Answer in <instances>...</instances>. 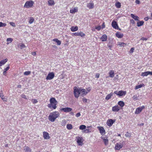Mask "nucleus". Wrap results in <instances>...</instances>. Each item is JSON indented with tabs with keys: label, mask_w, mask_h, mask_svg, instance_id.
Listing matches in <instances>:
<instances>
[{
	"label": "nucleus",
	"mask_w": 152,
	"mask_h": 152,
	"mask_svg": "<svg viewBox=\"0 0 152 152\" xmlns=\"http://www.w3.org/2000/svg\"><path fill=\"white\" fill-rule=\"evenodd\" d=\"M74 94L75 97L76 98H78L80 94L83 96L86 95L90 91L91 88L90 87H89L87 88V90H86L84 89L81 88H77L76 87H74Z\"/></svg>",
	"instance_id": "1"
},
{
	"label": "nucleus",
	"mask_w": 152,
	"mask_h": 152,
	"mask_svg": "<svg viewBox=\"0 0 152 152\" xmlns=\"http://www.w3.org/2000/svg\"><path fill=\"white\" fill-rule=\"evenodd\" d=\"M59 114L58 112L55 111L50 113L48 117V119L51 122H53L58 117Z\"/></svg>",
	"instance_id": "2"
},
{
	"label": "nucleus",
	"mask_w": 152,
	"mask_h": 152,
	"mask_svg": "<svg viewBox=\"0 0 152 152\" xmlns=\"http://www.w3.org/2000/svg\"><path fill=\"white\" fill-rule=\"evenodd\" d=\"M50 104L48 105V107L50 108L55 109L56 107V105L57 103L56 99L54 98H52L50 99Z\"/></svg>",
	"instance_id": "3"
},
{
	"label": "nucleus",
	"mask_w": 152,
	"mask_h": 152,
	"mask_svg": "<svg viewBox=\"0 0 152 152\" xmlns=\"http://www.w3.org/2000/svg\"><path fill=\"white\" fill-rule=\"evenodd\" d=\"M34 2L31 0L26 1L24 6V7L26 8L32 7L33 6Z\"/></svg>",
	"instance_id": "4"
},
{
	"label": "nucleus",
	"mask_w": 152,
	"mask_h": 152,
	"mask_svg": "<svg viewBox=\"0 0 152 152\" xmlns=\"http://www.w3.org/2000/svg\"><path fill=\"white\" fill-rule=\"evenodd\" d=\"M83 138L81 137H76V141L78 144L79 145H82L83 144L82 141Z\"/></svg>",
	"instance_id": "5"
},
{
	"label": "nucleus",
	"mask_w": 152,
	"mask_h": 152,
	"mask_svg": "<svg viewBox=\"0 0 152 152\" xmlns=\"http://www.w3.org/2000/svg\"><path fill=\"white\" fill-rule=\"evenodd\" d=\"M54 77V74L53 72L49 73L47 76L46 77V79L47 80H50L53 79Z\"/></svg>",
	"instance_id": "6"
},
{
	"label": "nucleus",
	"mask_w": 152,
	"mask_h": 152,
	"mask_svg": "<svg viewBox=\"0 0 152 152\" xmlns=\"http://www.w3.org/2000/svg\"><path fill=\"white\" fill-rule=\"evenodd\" d=\"M145 108L144 106H142L140 107H138L137 108L135 112V114H138L140 113L142 110Z\"/></svg>",
	"instance_id": "7"
},
{
	"label": "nucleus",
	"mask_w": 152,
	"mask_h": 152,
	"mask_svg": "<svg viewBox=\"0 0 152 152\" xmlns=\"http://www.w3.org/2000/svg\"><path fill=\"white\" fill-rule=\"evenodd\" d=\"M123 147V145L121 143H117L116 144L115 146V149L116 150H119Z\"/></svg>",
	"instance_id": "8"
},
{
	"label": "nucleus",
	"mask_w": 152,
	"mask_h": 152,
	"mask_svg": "<svg viewBox=\"0 0 152 152\" xmlns=\"http://www.w3.org/2000/svg\"><path fill=\"white\" fill-rule=\"evenodd\" d=\"M112 26L115 29H118V28L116 22L115 20H113L112 22Z\"/></svg>",
	"instance_id": "9"
},
{
	"label": "nucleus",
	"mask_w": 152,
	"mask_h": 152,
	"mask_svg": "<svg viewBox=\"0 0 152 152\" xmlns=\"http://www.w3.org/2000/svg\"><path fill=\"white\" fill-rule=\"evenodd\" d=\"M98 128L99 129V132L101 134L103 135L105 134V131L103 127L98 126Z\"/></svg>",
	"instance_id": "10"
},
{
	"label": "nucleus",
	"mask_w": 152,
	"mask_h": 152,
	"mask_svg": "<svg viewBox=\"0 0 152 152\" xmlns=\"http://www.w3.org/2000/svg\"><path fill=\"white\" fill-rule=\"evenodd\" d=\"M120 109V107L118 105H116L112 107V110L113 112H116L119 111Z\"/></svg>",
	"instance_id": "11"
},
{
	"label": "nucleus",
	"mask_w": 152,
	"mask_h": 152,
	"mask_svg": "<svg viewBox=\"0 0 152 152\" xmlns=\"http://www.w3.org/2000/svg\"><path fill=\"white\" fill-rule=\"evenodd\" d=\"M43 137L45 139H48L50 138L49 134L47 132H43Z\"/></svg>",
	"instance_id": "12"
},
{
	"label": "nucleus",
	"mask_w": 152,
	"mask_h": 152,
	"mask_svg": "<svg viewBox=\"0 0 152 152\" xmlns=\"http://www.w3.org/2000/svg\"><path fill=\"white\" fill-rule=\"evenodd\" d=\"M61 110L67 113L71 111L72 110V109L70 107H66L62 108Z\"/></svg>",
	"instance_id": "13"
},
{
	"label": "nucleus",
	"mask_w": 152,
	"mask_h": 152,
	"mask_svg": "<svg viewBox=\"0 0 152 152\" xmlns=\"http://www.w3.org/2000/svg\"><path fill=\"white\" fill-rule=\"evenodd\" d=\"M126 94V92L123 91H118V93L117 94V95L119 96H125Z\"/></svg>",
	"instance_id": "14"
},
{
	"label": "nucleus",
	"mask_w": 152,
	"mask_h": 152,
	"mask_svg": "<svg viewBox=\"0 0 152 152\" xmlns=\"http://www.w3.org/2000/svg\"><path fill=\"white\" fill-rule=\"evenodd\" d=\"M114 122L113 120L109 119L107 121V124L108 126H110L113 125Z\"/></svg>",
	"instance_id": "15"
},
{
	"label": "nucleus",
	"mask_w": 152,
	"mask_h": 152,
	"mask_svg": "<svg viewBox=\"0 0 152 152\" xmlns=\"http://www.w3.org/2000/svg\"><path fill=\"white\" fill-rule=\"evenodd\" d=\"M78 11V8L77 7H74L70 10V12L71 13H74L77 12Z\"/></svg>",
	"instance_id": "16"
},
{
	"label": "nucleus",
	"mask_w": 152,
	"mask_h": 152,
	"mask_svg": "<svg viewBox=\"0 0 152 152\" xmlns=\"http://www.w3.org/2000/svg\"><path fill=\"white\" fill-rule=\"evenodd\" d=\"M87 6L89 9H91L94 7V4L93 3L90 2L87 4Z\"/></svg>",
	"instance_id": "17"
},
{
	"label": "nucleus",
	"mask_w": 152,
	"mask_h": 152,
	"mask_svg": "<svg viewBox=\"0 0 152 152\" xmlns=\"http://www.w3.org/2000/svg\"><path fill=\"white\" fill-rule=\"evenodd\" d=\"M102 139H103L105 145H108V140L106 137H102Z\"/></svg>",
	"instance_id": "18"
},
{
	"label": "nucleus",
	"mask_w": 152,
	"mask_h": 152,
	"mask_svg": "<svg viewBox=\"0 0 152 152\" xmlns=\"http://www.w3.org/2000/svg\"><path fill=\"white\" fill-rule=\"evenodd\" d=\"M78 28L77 26H72L70 28V29L71 31L74 32L78 30Z\"/></svg>",
	"instance_id": "19"
},
{
	"label": "nucleus",
	"mask_w": 152,
	"mask_h": 152,
	"mask_svg": "<svg viewBox=\"0 0 152 152\" xmlns=\"http://www.w3.org/2000/svg\"><path fill=\"white\" fill-rule=\"evenodd\" d=\"M24 150L25 152H31V150L28 146H26L24 147Z\"/></svg>",
	"instance_id": "20"
},
{
	"label": "nucleus",
	"mask_w": 152,
	"mask_h": 152,
	"mask_svg": "<svg viewBox=\"0 0 152 152\" xmlns=\"http://www.w3.org/2000/svg\"><path fill=\"white\" fill-rule=\"evenodd\" d=\"M131 17L134 19L135 20H139V17L137 16H135L134 15L132 14H131Z\"/></svg>",
	"instance_id": "21"
},
{
	"label": "nucleus",
	"mask_w": 152,
	"mask_h": 152,
	"mask_svg": "<svg viewBox=\"0 0 152 152\" xmlns=\"http://www.w3.org/2000/svg\"><path fill=\"white\" fill-rule=\"evenodd\" d=\"M107 37V36L106 34H104L102 36L101 39L102 41H106Z\"/></svg>",
	"instance_id": "22"
},
{
	"label": "nucleus",
	"mask_w": 152,
	"mask_h": 152,
	"mask_svg": "<svg viewBox=\"0 0 152 152\" xmlns=\"http://www.w3.org/2000/svg\"><path fill=\"white\" fill-rule=\"evenodd\" d=\"M109 76L111 77H113L114 76V73L113 70H110L109 72Z\"/></svg>",
	"instance_id": "23"
},
{
	"label": "nucleus",
	"mask_w": 152,
	"mask_h": 152,
	"mask_svg": "<svg viewBox=\"0 0 152 152\" xmlns=\"http://www.w3.org/2000/svg\"><path fill=\"white\" fill-rule=\"evenodd\" d=\"M113 93L112 92L111 93L109 94H108L106 96L105 98V99L106 100H108L110 99L111 98V96H113Z\"/></svg>",
	"instance_id": "24"
},
{
	"label": "nucleus",
	"mask_w": 152,
	"mask_h": 152,
	"mask_svg": "<svg viewBox=\"0 0 152 152\" xmlns=\"http://www.w3.org/2000/svg\"><path fill=\"white\" fill-rule=\"evenodd\" d=\"M7 61V59H5L0 61V66L4 64Z\"/></svg>",
	"instance_id": "25"
},
{
	"label": "nucleus",
	"mask_w": 152,
	"mask_h": 152,
	"mask_svg": "<svg viewBox=\"0 0 152 152\" xmlns=\"http://www.w3.org/2000/svg\"><path fill=\"white\" fill-rule=\"evenodd\" d=\"M53 41L56 42L58 45H60L61 44V41L57 39H53Z\"/></svg>",
	"instance_id": "26"
},
{
	"label": "nucleus",
	"mask_w": 152,
	"mask_h": 152,
	"mask_svg": "<svg viewBox=\"0 0 152 152\" xmlns=\"http://www.w3.org/2000/svg\"><path fill=\"white\" fill-rule=\"evenodd\" d=\"M116 36L118 38H121L123 36V34L120 33H117L116 34Z\"/></svg>",
	"instance_id": "27"
},
{
	"label": "nucleus",
	"mask_w": 152,
	"mask_h": 152,
	"mask_svg": "<svg viewBox=\"0 0 152 152\" xmlns=\"http://www.w3.org/2000/svg\"><path fill=\"white\" fill-rule=\"evenodd\" d=\"M118 45H119L121 47H122L125 46L126 44L124 43L119 42H118Z\"/></svg>",
	"instance_id": "28"
},
{
	"label": "nucleus",
	"mask_w": 152,
	"mask_h": 152,
	"mask_svg": "<svg viewBox=\"0 0 152 152\" xmlns=\"http://www.w3.org/2000/svg\"><path fill=\"white\" fill-rule=\"evenodd\" d=\"M9 65H8V66H7L5 69H4V71L3 72V74L4 75H6L7 72V71L9 69Z\"/></svg>",
	"instance_id": "29"
},
{
	"label": "nucleus",
	"mask_w": 152,
	"mask_h": 152,
	"mask_svg": "<svg viewBox=\"0 0 152 152\" xmlns=\"http://www.w3.org/2000/svg\"><path fill=\"white\" fill-rule=\"evenodd\" d=\"M118 104L121 107H124V102L122 101H120L118 102Z\"/></svg>",
	"instance_id": "30"
},
{
	"label": "nucleus",
	"mask_w": 152,
	"mask_h": 152,
	"mask_svg": "<svg viewBox=\"0 0 152 152\" xmlns=\"http://www.w3.org/2000/svg\"><path fill=\"white\" fill-rule=\"evenodd\" d=\"M144 22L142 21H140L137 23V26L138 27L140 26L143 25Z\"/></svg>",
	"instance_id": "31"
},
{
	"label": "nucleus",
	"mask_w": 152,
	"mask_h": 152,
	"mask_svg": "<svg viewBox=\"0 0 152 152\" xmlns=\"http://www.w3.org/2000/svg\"><path fill=\"white\" fill-rule=\"evenodd\" d=\"M115 6L116 7L118 8H120L121 7V3L118 2L115 4Z\"/></svg>",
	"instance_id": "32"
},
{
	"label": "nucleus",
	"mask_w": 152,
	"mask_h": 152,
	"mask_svg": "<svg viewBox=\"0 0 152 152\" xmlns=\"http://www.w3.org/2000/svg\"><path fill=\"white\" fill-rule=\"evenodd\" d=\"M66 128L69 130L71 129L72 128V126L70 124H67L66 126Z\"/></svg>",
	"instance_id": "33"
},
{
	"label": "nucleus",
	"mask_w": 152,
	"mask_h": 152,
	"mask_svg": "<svg viewBox=\"0 0 152 152\" xmlns=\"http://www.w3.org/2000/svg\"><path fill=\"white\" fill-rule=\"evenodd\" d=\"M148 73V71L142 72V73L141 75L143 77L147 76L148 75H149Z\"/></svg>",
	"instance_id": "34"
},
{
	"label": "nucleus",
	"mask_w": 152,
	"mask_h": 152,
	"mask_svg": "<svg viewBox=\"0 0 152 152\" xmlns=\"http://www.w3.org/2000/svg\"><path fill=\"white\" fill-rule=\"evenodd\" d=\"M48 4L50 5H52L54 4V1L53 0H49L48 1Z\"/></svg>",
	"instance_id": "35"
},
{
	"label": "nucleus",
	"mask_w": 152,
	"mask_h": 152,
	"mask_svg": "<svg viewBox=\"0 0 152 152\" xmlns=\"http://www.w3.org/2000/svg\"><path fill=\"white\" fill-rule=\"evenodd\" d=\"M34 19L33 18L31 17L29 21V23L30 24H31L34 22Z\"/></svg>",
	"instance_id": "36"
},
{
	"label": "nucleus",
	"mask_w": 152,
	"mask_h": 152,
	"mask_svg": "<svg viewBox=\"0 0 152 152\" xmlns=\"http://www.w3.org/2000/svg\"><path fill=\"white\" fill-rule=\"evenodd\" d=\"M86 126L85 125H80V126L79 129L80 130H83L85 129L86 128Z\"/></svg>",
	"instance_id": "37"
},
{
	"label": "nucleus",
	"mask_w": 152,
	"mask_h": 152,
	"mask_svg": "<svg viewBox=\"0 0 152 152\" xmlns=\"http://www.w3.org/2000/svg\"><path fill=\"white\" fill-rule=\"evenodd\" d=\"M31 73V72L30 71H26L25 72L23 75H30Z\"/></svg>",
	"instance_id": "38"
},
{
	"label": "nucleus",
	"mask_w": 152,
	"mask_h": 152,
	"mask_svg": "<svg viewBox=\"0 0 152 152\" xmlns=\"http://www.w3.org/2000/svg\"><path fill=\"white\" fill-rule=\"evenodd\" d=\"M6 25V23H3L1 22H0V27L5 26Z\"/></svg>",
	"instance_id": "39"
},
{
	"label": "nucleus",
	"mask_w": 152,
	"mask_h": 152,
	"mask_svg": "<svg viewBox=\"0 0 152 152\" xmlns=\"http://www.w3.org/2000/svg\"><path fill=\"white\" fill-rule=\"evenodd\" d=\"M142 87V86L141 85H138L136 86H135V89H138L140 88H141Z\"/></svg>",
	"instance_id": "40"
},
{
	"label": "nucleus",
	"mask_w": 152,
	"mask_h": 152,
	"mask_svg": "<svg viewBox=\"0 0 152 152\" xmlns=\"http://www.w3.org/2000/svg\"><path fill=\"white\" fill-rule=\"evenodd\" d=\"M85 36V34L82 32H80L79 33V36H80L81 37H83Z\"/></svg>",
	"instance_id": "41"
},
{
	"label": "nucleus",
	"mask_w": 152,
	"mask_h": 152,
	"mask_svg": "<svg viewBox=\"0 0 152 152\" xmlns=\"http://www.w3.org/2000/svg\"><path fill=\"white\" fill-rule=\"evenodd\" d=\"M19 47L21 49H22L25 47V46L24 44H22L20 45Z\"/></svg>",
	"instance_id": "42"
},
{
	"label": "nucleus",
	"mask_w": 152,
	"mask_h": 152,
	"mask_svg": "<svg viewBox=\"0 0 152 152\" xmlns=\"http://www.w3.org/2000/svg\"><path fill=\"white\" fill-rule=\"evenodd\" d=\"M13 40V39L11 38H8L7 39V41L8 42H11Z\"/></svg>",
	"instance_id": "43"
},
{
	"label": "nucleus",
	"mask_w": 152,
	"mask_h": 152,
	"mask_svg": "<svg viewBox=\"0 0 152 152\" xmlns=\"http://www.w3.org/2000/svg\"><path fill=\"white\" fill-rule=\"evenodd\" d=\"M125 136L127 137H130L131 135L128 132L125 134Z\"/></svg>",
	"instance_id": "44"
},
{
	"label": "nucleus",
	"mask_w": 152,
	"mask_h": 152,
	"mask_svg": "<svg viewBox=\"0 0 152 152\" xmlns=\"http://www.w3.org/2000/svg\"><path fill=\"white\" fill-rule=\"evenodd\" d=\"M21 96L22 98H24L25 99H27V98L26 96L24 94H23L21 95Z\"/></svg>",
	"instance_id": "45"
},
{
	"label": "nucleus",
	"mask_w": 152,
	"mask_h": 152,
	"mask_svg": "<svg viewBox=\"0 0 152 152\" xmlns=\"http://www.w3.org/2000/svg\"><path fill=\"white\" fill-rule=\"evenodd\" d=\"M101 27L100 26H99L96 27L95 28L98 31H99L101 30Z\"/></svg>",
	"instance_id": "46"
},
{
	"label": "nucleus",
	"mask_w": 152,
	"mask_h": 152,
	"mask_svg": "<svg viewBox=\"0 0 152 152\" xmlns=\"http://www.w3.org/2000/svg\"><path fill=\"white\" fill-rule=\"evenodd\" d=\"M10 24L11 26H12L13 27H15V23L13 22H10Z\"/></svg>",
	"instance_id": "47"
},
{
	"label": "nucleus",
	"mask_w": 152,
	"mask_h": 152,
	"mask_svg": "<svg viewBox=\"0 0 152 152\" xmlns=\"http://www.w3.org/2000/svg\"><path fill=\"white\" fill-rule=\"evenodd\" d=\"M134 48H132L130 50L129 52L130 53H132L134 52Z\"/></svg>",
	"instance_id": "48"
},
{
	"label": "nucleus",
	"mask_w": 152,
	"mask_h": 152,
	"mask_svg": "<svg viewBox=\"0 0 152 152\" xmlns=\"http://www.w3.org/2000/svg\"><path fill=\"white\" fill-rule=\"evenodd\" d=\"M32 100L34 104L38 102L37 100L36 99H33Z\"/></svg>",
	"instance_id": "49"
},
{
	"label": "nucleus",
	"mask_w": 152,
	"mask_h": 152,
	"mask_svg": "<svg viewBox=\"0 0 152 152\" xmlns=\"http://www.w3.org/2000/svg\"><path fill=\"white\" fill-rule=\"evenodd\" d=\"M83 101L84 102H87V99L85 98H83Z\"/></svg>",
	"instance_id": "50"
},
{
	"label": "nucleus",
	"mask_w": 152,
	"mask_h": 152,
	"mask_svg": "<svg viewBox=\"0 0 152 152\" xmlns=\"http://www.w3.org/2000/svg\"><path fill=\"white\" fill-rule=\"evenodd\" d=\"M75 116L76 117H78L80 116V113H78L76 114Z\"/></svg>",
	"instance_id": "51"
},
{
	"label": "nucleus",
	"mask_w": 152,
	"mask_h": 152,
	"mask_svg": "<svg viewBox=\"0 0 152 152\" xmlns=\"http://www.w3.org/2000/svg\"><path fill=\"white\" fill-rule=\"evenodd\" d=\"M0 97H1V99L4 97V96L2 93H0Z\"/></svg>",
	"instance_id": "52"
},
{
	"label": "nucleus",
	"mask_w": 152,
	"mask_h": 152,
	"mask_svg": "<svg viewBox=\"0 0 152 152\" xmlns=\"http://www.w3.org/2000/svg\"><path fill=\"white\" fill-rule=\"evenodd\" d=\"M135 3L137 4H139L140 3V1L138 0H136Z\"/></svg>",
	"instance_id": "53"
},
{
	"label": "nucleus",
	"mask_w": 152,
	"mask_h": 152,
	"mask_svg": "<svg viewBox=\"0 0 152 152\" xmlns=\"http://www.w3.org/2000/svg\"><path fill=\"white\" fill-rule=\"evenodd\" d=\"M133 98L134 100L137 99V97L136 96H134L133 97Z\"/></svg>",
	"instance_id": "54"
},
{
	"label": "nucleus",
	"mask_w": 152,
	"mask_h": 152,
	"mask_svg": "<svg viewBox=\"0 0 152 152\" xmlns=\"http://www.w3.org/2000/svg\"><path fill=\"white\" fill-rule=\"evenodd\" d=\"M99 74L97 73L96 75V77L98 78L99 77Z\"/></svg>",
	"instance_id": "55"
},
{
	"label": "nucleus",
	"mask_w": 152,
	"mask_h": 152,
	"mask_svg": "<svg viewBox=\"0 0 152 152\" xmlns=\"http://www.w3.org/2000/svg\"><path fill=\"white\" fill-rule=\"evenodd\" d=\"M130 22H131V23H132L133 24H134L135 23L133 19L131 20H130Z\"/></svg>",
	"instance_id": "56"
},
{
	"label": "nucleus",
	"mask_w": 152,
	"mask_h": 152,
	"mask_svg": "<svg viewBox=\"0 0 152 152\" xmlns=\"http://www.w3.org/2000/svg\"><path fill=\"white\" fill-rule=\"evenodd\" d=\"M147 39L145 38L142 37L141 39V40H147Z\"/></svg>",
	"instance_id": "57"
},
{
	"label": "nucleus",
	"mask_w": 152,
	"mask_h": 152,
	"mask_svg": "<svg viewBox=\"0 0 152 152\" xmlns=\"http://www.w3.org/2000/svg\"><path fill=\"white\" fill-rule=\"evenodd\" d=\"M74 34L76 36H79V33L76 32L74 33Z\"/></svg>",
	"instance_id": "58"
},
{
	"label": "nucleus",
	"mask_w": 152,
	"mask_h": 152,
	"mask_svg": "<svg viewBox=\"0 0 152 152\" xmlns=\"http://www.w3.org/2000/svg\"><path fill=\"white\" fill-rule=\"evenodd\" d=\"M2 99H3L4 101L6 102L7 101V99L5 98L4 97L2 98Z\"/></svg>",
	"instance_id": "59"
},
{
	"label": "nucleus",
	"mask_w": 152,
	"mask_h": 152,
	"mask_svg": "<svg viewBox=\"0 0 152 152\" xmlns=\"http://www.w3.org/2000/svg\"><path fill=\"white\" fill-rule=\"evenodd\" d=\"M32 54L33 55V56H35L36 55V52H33L32 53Z\"/></svg>",
	"instance_id": "60"
},
{
	"label": "nucleus",
	"mask_w": 152,
	"mask_h": 152,
	"mask_svg": "<svg viewBox=\"0 0 152 152\" xmlns=\"http://www.w3.org/2000/svg\"><path fill=\"white\" fill-rule=\"evenodd\" d=\"M114 93L117 95V94H118V92L117 91H115L114 92Z\"/></svg>",
	"instance_id": "61"
},
{
	"label": "nucleus",
	"mask_w": 152,
	"mask_h": 152,
	"mask_svg": "<svg viewBox=\"0 0 152 152\" xmlns=\"http://www.w3.org/2000/svg\"><path fill=\"white\" fill-rule=\"evenodd\" d=\"M144 19L145 21H147L148 19V17H145L144 18Z\"/></svg>",
	"instance_id": "62"
},
{
	"label": "nucleus",
	"mask_w": 152,
	"mask_h": 152,
	"mask_svg": "<svg viewBox=\"0 0 152 152\" xmlns=\"http://www.w3.org/2000/svg\"><path fill=\"white\" fill-rule=\"evenodd\" d=\"M102 28H104L105 27V26L104 25V23H103L102 24Z\"/></svg>",
	"instance_id": "63"
},
{
	"label": "nucleus",
	"mask_w": 152,
	"mask_h": 152,
	"mask_svg": "<svg viewBox=\"0 0 152 152\" xmlns=\"http://www.w3.org/2000/svg\"><path fill=\"white\" fill-rule=\"evenodd\" d=\"M148 73H149V75H152V72H149V71H148Z\"/></svg>",
	"instance_id": "64"
}]
</instances>
